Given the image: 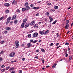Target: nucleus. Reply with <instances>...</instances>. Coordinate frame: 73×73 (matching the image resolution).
Returning <instances> with one entry per match:
<instances>
[{
  "label": "nucleus",
  "mask_w": 73,
  "mask_h": 73,
  "mask_svg": "<svg viewBox=\"0 0 73 73\" xmlns=\"http://www.w3.org/2000/svg\"><path fill=\"white\" fill-rule=\"evenodd\" d=\"M36 52H39V50H36Z\"/></svg>",
  "instance_id": "obj_57"
},
{
  "label": "nucleus",
  "mask_w": 73,
  "mask_h": 73,
  "mask_svg": "<svg viewBox=\"0 0 73 73\" xmlns=\"http://www.w3.org/2000/svg\"><path fill=\"white\" fill-rule=\"evenodd\" d=\"M39 33H40V34H42V32L41 31H39Z\"/></svg>",
  "instance_id": "obj_52"
},
{
  "label": "nucleus",
  "mask_w": 73,
  "mask_h": 73,
  "mask_svg": "<svg viewBox=\"0 0 73 73\" xmlns=\"http://www.w3.org/2000/svg\"><path fill=\"white\" fill-rule=\"evenodd\" d=\"M67 52H68V50H66V51L64 52L65 54H67Z\"/></svg>",
  "instance_id": "obj_46"
},
{
  "label": "nucleus",
  "mask_w": 73,
  "mask_h": 73,
  "mask_svg": "<svg viewBox=\"0 0 73 73\" xmlns=\"http://www.w3.org/2000/svg\"><path fill=\"white\" fill-rule=\"evenodd\" d=\"M26 9L27 10H29V9H30V7H29L28 6H26Z\"/></svg>",
  "instance_id": "obj_13"
},
{
  "label": "nucleus",
  "mask_w": 73,
  "mask_h": 73,
  "mask_svg": "<svg viewBox=\"0 0 73 73\" xmlns=\"http://www.w3.org/2000/svg\"><path fill=\"white\" fill-rule=\"evenodd\" d=\"M68 54H66V55L65 56V57H68Z\"/></svg>",
  "instance_id": "obj_56"
},
{
  "label": "nucleus",
  "mask_w": 73,
  "mask_h": 73,
  "mask_svg": "<svg viewBox=\"0 0 73 73\" xmlns=\"http://www.w3.org/2000/svg\"><path fill=\"white\" fill-rule=\"evenodd\" d=\"M48 5H51V3H48Z\"/></svg>",
  "instance_id": "obj_53"
},
{
  "label": "nucleus",
  "mask_w": 73,
  "mask_h": 73,
  "mask_svg": "<svg viewBox=\"0 0 73 73\" xmlns=\"http://www.w3.org/2000/svg\"><path fill=\"white\" fill-rule=\"evenodd\" d=\"M56 65H57V64L55 63L52 66V68H54V67L56 66Z\"/></svg>",
  "instance_id": "obj_23"
},
{
  "label": "nucleus",
  "mask_w": 73,
  "mask_h": 73,
  "mask_svg": "<svg viewBox=\"0 0 73 73\" xmlns=\"http://www.w3.org/2000/svg\"><path fill=\"white\" fill-rule=\"evenodd\" d=\"M69 24H66V26L65 27V28H66V29H68V27H69Z\"/></svg>",
  "instance_id": "obj_19"
},
{
  "label": "nucleus",
  "mask_w": 73,
  "mask_h": 73,
  "mask_svg": "<svg viewBox=\"0 0 73 73\" xmlns=\"http://www.w3.org/2000/svg\"><path fill=\"white\" fill-rule=\"evenodd\" d=\"M10 68V66H8L6 68V70H8V69H9Z\"/></svg>",
  "instance_id": "obj_27"
},
{
  "label": "nucleus",
  "mask_w": 73,
  "mask_h": 73,
  "mask_svg": "<svg viewBox=\"0 0 73 73\" xmlns=\"http://www.w3.org/2000/svg\"><path fill=\"white\" fill-rule=\"evenodd\" d=\"M30 25V23H27L25 25V27H28Z\"/></svg>",
  "instance_id": "obj_10"
},
{
  "label": "nucleus",
  "mask_w": 73,
  "mask_h": 73,
  "mask_svg": "<svg viewBox=\"0 0 73 73\" xmlns=\"http://www.w3.org/2000/svg\"><path fill=\"white\" fill-rule=\"evenodd\" d=\"M17 12H18V13H20V10H19V9H18L16 11Z\"/></svg>",
  "instance_id": "obj_28"
},
{
  "label": "nucleus",
  "mask_w": 73,
  "mask_h": 73,
  "mask_svg": "<svg viewBox=\"0 0 73 73\" xmlns=\"http://www.w3.org/2000/svg\"><path fill=\"white\" fill-rule=\"evenodd\" d=\"M50 67V66H46V68H49Z\"/></svg>",
  "instance_id": "obj_60"
},
{
  "label": "nucleus",
  "mask_w": 73,
  "mask_h": 73,
  "mask_svg": "<svg viewBox=\"0 0 73 73\" xmlns=\"http://www.w3.org/2000/svg\"><path fill=\"white\" fill-rule=\"evenodd\" d=\"M56 22H57V21L55 20L52 23V24H56Z\"/></svg>",
  "instance_id": "obj_33"
},
{
  "label": "nucleus",
  "mask_w": 73,
  "mask_h": 73,
  "mask_svg": "<svg viewBox=\"0 0 73 73\" xmlns=\"http://www.w3.org/2000/svg\"><path fill=\"white\" fill-rule=\"evenodd\" d=\"M6 30H7V31H11V28L10 27H8L7 28Z\"/></svg>",
  "instance_id": "obj_20"
},
{
  "label": "nucleus",
  "mask_w": 73,
  "mask_h": 73,
  "mask_svg": "<svg viewBox=\"0 0 73 73\" xmlns=\"http://www.w3.org/2000/svg\"><path fill=\"white\" fill-rule=\"evenodd\" d=\"M26 10V8H22V11H23V12H25Z\"/></svg>",
  "instance_id": "obj_17"
},
{
  "label": "nucleus",
  "mask_w": 73,
  "mask_h": 73,
  "mask_svg": "<svg viewBox=\"0 0 73 73\" xmlns=\"http://www.w3.org/2000/svg\"><path fill=\"white\" fill-rule=\"evenodd\" d=\"M4 53V51L2 50L0 53V54H3V53Z\"/></svg>",
  "instance_id": "obj_30"
},
{
  "label": "nucleus",
  "mask_w": 73,
  "mask_h": 73,
  "mask_svg": "<svg viewBox=\"0 0 73 73\" xmlns=\"http://www.w3.org/2000/svg\"><path fill=\"white\" fill-rule=\"evenodd\" d=\"M35 24V21H33L32 22H31L30 24L31 25H33Z\"/></svg>",
  "instance_id": "obj_8"
},
{
  "label": "nucleus",
  "mask_w": 73,
  "mask_h": 73,
  "mask_svg": "<svg viewBox=\"0 0 73 73\" xmlns=\"http://www.w3.org/2000/svg\"><path fill=\"white\" fill-rule=\"evenodd\" d=\"M16 15H14V16L13 17L12 19L13 20L14 19H15L16 18Z\"/></svg>",
  "instance_id": "obj_18"
},
{
  "label": "nucleus",
  "mask_w": 73,
  "mask_h": 73,
  "mask_svg": "<svg viewBox=\"0 0 73 73\" xmlns=\"http://www.w3.org/2000/svg\"><path fill=\"white\" fill-rule=\"evenodd\" d=\"M37 36H38V33H35L33 35V37H37Z\"/></svg>",
  "instance_id": "obj_2"
},
{
  "label": "nucleus",
  "mask_w": 73,
  "mask_h": 73,
  "mask_svg": "<svg viewBox=\"0 0 73 73\" xmlns=\"http://www.w3.org/2000/svg\"><path fill=\"white\" fill-rule=\"evenodd\" d=\"M25 23H22L21 25V28H23L24 27V26L25 25Z\"/></svg>",
  "instance_id": "obj_7"
},
{
  "label": "nucleus",
  "mask_w": 73,
  "mask_h": 73,
  "mask_svg": "<svg viewBox=\"0 0 73 73\" xmlns=\"http://www.w3.org/2000/svg\"><path fill=\"white\" fill-rule=\"evenodd\" d=\"M50 20V23H51L52 21L53 20V18L50 17H49Z\"/></svg>",
  "instance_id": "obj_11"
},
{
  "label": "nucleus",
  "mask_w": 73,
  "mask_h": 73,
  "mask_svg": "<svg viewBox=\"0 0 73 73\" xmlns=\"http://www.w3.org/2000/svg\"><path fill=\"white\" fill-rule=\"evenodd\" d=\"M28 5H29V4L28 2H26L25 3V7H27L28 6Z\"/></svg>",
  "instance_id": "obj_14"
},
{
  "label": "nucleus",
  "mask_w": 73,
  "mask_h": 73,
  "mask_svg": "<svg viewBox=\"0 0 73 73\" xmlns=\"http://www.w3.org/2000/svg\"><path fill=\"white\" fill-rule=\"evenodd\" d=\"M38 41V40H34L33 42V43H35V42H37Z\"/></svg>",
  "instance_id": "obj_31"
},
{
  "label": "nucleus",
  "mask_w": 73,
  "mask_h": 73,
  "mask_svg": "<svg viewBox=\"0 0 73 73\" xmlns=\"http://www.w3.org/2000/svg\"><path fill=\"white\" fill-rule=\"evenodd\" d=\"M60 47H61V46H59L58 47L56 48V49H58Z\"/></svg>",
  "instance_id": "obj_58"
},
{
  "label": "nucleus",
  "mask_w": 73,
  "mask_h": 73,
  "mask_svg": "<svg viewBox=\"0 0 73 73\" xmlns=\"http://www.w3.org/2000/svg\"><path fill=\"white\" fill-rule=\"evenodd\" d=\"M9 10H6L5 11V13H9Z\"/></svg>",
  "instance_id": "obj_21"
},
{
  "label": "nucleus",
  "mask_w": 73,
  "mask_h": 73,
  "mask_svg": "<svg viewBox=\"0 0 73 73\" xmlns=\"http://www.w3.org/2000/svg\"><path fill=\"white\" fill-rule=\"evenodd\" d=\"M66 23H66V24H68V23H69V20H67Z\"/></svg>",
  "instance_id": "obj_36"
},
{
  "label": "nucleus",
  "mask_w": 73,
  "mask_h": 73,
  "mask_svg": "<svg viewBox=\"0 0 73 73\" xmlns=\"http://www.w3.org/2000/svg\"><path fill=\"white\" fill-rule=\"evenodd\" d=\"M33 9H40V7H33L32 8Z\"/></svg>",
  "instance_id": "obj_9"
},
{
  "label": "nucleus",
  "mask_w": 73,
  "mask_h": 73,
  "mask_svg": "<svg viewBox=\"0 0 73 73\" xmlns=\"http://www.w3.org/2000/svg\"><path fill=\"white\" fill-rule=\"evenodd\" d=\"M12 4H15V5H16V1H14L13 3H12Z\"/></svg>",
  "instance_id": "obj_26"
},
{
  "label": "nucleus",
  "mask_w": 73,
  "mask_h": 73,
  "mask_svg": "<svg viewBox=\"0 0 73 73\" xmlns=\"http://www.w3.org/2000/svg\"><path fill=\"white\" fill-rule=\"evenodd\" d=\"M10 24H12L13 23V21H11L10 22Z\"/></svg>",
  "instance_id": "obj_62"
},
{
  "label": "nucleus",
  "mask_w": 73,
  "mask_h": 73,
  "mask_svg": "<svg viewBox=\"0 0 73 73\" xmlns=\"http://www.w3.org/2000/svg\"><path fill=\"white\" fill-rule=\"evenodd\" d=\"M2 60H3V58H0V62H1Z\"/></svg>",
  "instance_id": "obj_47"
},
{
  "label": "nucleus",
  "mask_w": 73,
  "mask_h": 73,
  "mask_svg": "<svg viewBox=\"0 0 73 73\" xmlns=\"http://www.w3.org/2000/svg\"><path fill=\"white\" fill-rule=\"evenodd\" d=\"M4 5L6 7H9L10 5L8 3H5L4 4Z\"/></svg>",
  "instance_id": "obj_5"
},
{
  "label": "nucleus",
  "mask_w": 73,
  "mask_h": 73,
  "mask_svg": "<svg viewBox=\"0 0 73 73\" xmlns=\"http://www.w3.org/2000/svg\"><path fill=\"white\" fill-rule=\"evenodd\" d=\"M41 50L42 52H43V53H44V52H45V50H44V49L42 48Z\"/></svg>",
  "instance_id": "obj_29"
},
{
  "label": "nucleus",
  "mask_w": 73,
  "mask_h": 73,
  "mask_svg": "<svg viewBox=\"0 0 73 73\" xmlns=\"http://www.w3.org/2000/svg\"><path fill=\"white\" fill-rule=\"evenodd\" d=\"M58 45H59V43H58L56 44V46H57Z\"/></svg>",
  "instance_id": "obj_54"
},
{
  "label": "nucleus",
  "mask_w": 73,
  "mask_h": 73,
  "mask_svg": "<svg viewBox=\"0 0 73 73\" xmlns=\"http://www.w3.org/2000/svg\"><path fill=\"white\" fill-rule=\"evenodd\" d=\"M19 73H22V70H19Z\"/></svg>",
  "instance_id": "obj_51"
},
{
  "label": "nucleus",
  "mask_w": 73,
  "mask_h": 73,
  "mask_svg": "<svg viewBox=\"0 0 73 73\" xmlns=\"http://www.w3.org/2000/svg\"><path fill=\"white\" fill-rule=\"evenodd\" d=\"M46 15V16H49V12H47L45 14Z\"/></svg>",
  "instance_id": "obj_24"
},
{
  "label": "nucleus",
  "mask_w": 73,
  "mask_h": 73,
  "mask_svg": "<svg viewBox=\"0 0 73 73\" xmlns=\"http://www.w3.org/2000/svg\"><path fill=\"white\" fill-rule=\"evenodd\" d=\"M16 41V44H19V42L18 41Z\"/></svg>",
  "instance_id": "obj_59"
},
{
  "label": "nucleus",
  "mask_w": 73,
  "mask_h": 73,
  "mask_svg": "<svg viewBox=\"0 0 73 73\" xmlns=\"http://www.w3.org/2000/svg\"><path fill=\"white\" fill-rule=\"evenodd\" d=\"M5 67V66L3 65L1 66V68H4Z\"/></svg>",
  "instance_id": "obj_55"
},
{
  "label": "nucleus",
  "mask_w": 73,
  "mask_h": 73,
  "mask_svg": "<svg viewBox=\"0 0 73 73\" xmlns=\"http://www.w3.org/2000/svg\"><path fill=\"white\" fill-rule=\"evenodd\" d=\"M18 22V21H17V19H16L14 21V24H17V23Z\"/></svg>",
  "instance_id": "obj_15"
},
{
  "label": "nucleus",
  "mask_w": 73,
  "mask_h": 73,
  "mask_svg": "<svg viewBox=\"0 0 73 73\" xmlns=\"http://www.w3.org/2000/svg\"><path fill=\"white\" fill-rule=\"evenodd\" d=\"M69 42H66L65 44V45H69Z\"/></svg>",
  "instance_id": "obj_35"
},
{
  "label": "nucleus",
  "mask_w": 73,
  "mask_h": 73,
  "mask_svg": "<svg viewBox=\"0 0 73 73\" xmlns=\"http://www.w3.org/2000/svg\"><path fill=\"white\" fill-rule=\"evenodd\" d=\"M16 41H15V44L16 45V47L17 48H18L19 46V43H16Z\"/></svg>",
  "instance_id": "obj_4"
},
{
  "label": "nucleus",
  "mask_w": 73,
  "mask_h": 73,
  "mask_svg": "<svg viewBox=\"0 0 73 73\" xmlns=\"http://www.w3.org/2000/svg\"><path fill=\"white\" fill-rule=\"evenodd\" d=\"M12 19V17H9V18L7 19V20L8 21H9L11 20V19Z\"/></svg>",
  "instance_id": "obj_12"
},
{
  "label": "nucleus",
  "mask_w": 73,
  "mask_h": 73,
  "mask_svg": "<svg viewBox=\"0 0 73 73\" xmlns=\"http://www.w3.org/2000/svg\"><path fill=\"white\" fill-rule=\"evenodd\" d=\"M42 35H45V33H44V31H42Z\"/></svg>",
  "instance_id": "obj_48"
},
{
  "label": "nucleus",
  "mask_w": 73,
  "mask_h": 73,
  "mask_svg": "<svg viewBox=\"0 0 73 73\" xmlns=\"http://www.w3.org/2000/svg\"><path fill=\"white\" fill-rule=\"evenodd\" d=\"M42 61L43 63H44V59H42Z\"/></svg>",
  "instance_id": "obj_42"
},
{
  "label": "nucleus",
  "mask_w": 73,
  "mask_h": 73,
  "mask_svg": "<svg viewBox=\"0 0 73 73\" xmlns=\"http://www.w3.org/2000/svg\"><path fill=\"white\" fill-rule=\"evenodd\" d=\"M15 70V68L14 67H12L9 68V70L10 72H11L12 70Z\"/></svg>",
  "instance_id": "obj_6"
},
{
  "label": "nucleus",
  "mask_w": 73,
  "mask_h": 73,
  "mask_svg": "<svg viewBox=\"0 0 73 73\" xmlns=\"http://www.w3.org/2000/svg\"><path fill=\"white\" fill-rule=\"evenodd\" d=\"M55 9H58V6H55L54 7Z\"/></svg>",
  "instance_id": "obj_32"
},
{
  "label": "nucleus",
  "mask_w": 73,
  "mask_h": 73,
  "mask_svg": "<svg viewBox=\"0 0 73 73\" xmlns=\"http://www.w3.org/2000/svg\"><path fill=\"white\" fill-rule=\"evenodd\" d=\"M36 16H39V13H37L36 14Z\"/></svg>",
  "instance_id": "obj_50"
},
{
  "label": "nucleus",
  "mask_w": 73,
  "mask_h": 73,
  "mask_svg": "<svg viewBox=\"0 0 73 73\" xmlns=\"http://www.w3.org/2000/svg\"><path fill=\"white\" fill-rule=\"evenodd\" d=\"M34 6L33 4H32L30 5V7H33Z\"/></svg>",
  "instance_id": "obj_40"
},
{
  "label": "nucleus",
  "mask_w": 73,
  "mask_h": 73,
  "mask_svg": "<svg viewBox=\"0 0 73 73\" xmlns=\"http://www.w3.org/2000/svg\"><path fill=\"white\" fill-rule=\"evenodd\" d=\"M50 46H53V43H52L51 44H50Z\"/></svg>",
  "instance_id": "obj_49"
},
{
  "label": "nucleus",
  "mask_w": 73,
  "mask_h": 73,
  "mask_svg": "<svg viewBox=\"0 0 73 73\" xmlns=\"http://www.w3.org/2000/svg\"><path fill=\"white\" fill-rule=\"evenodd\" d=\"M28 36L29 37V38L31 37V34H29L28 35Z\"/></svg>",
  "instance_id": "obj_39"
},
{
  "label": "nucleus",
  "mask_w": 73,
  "mask_h": 73,
  "mask_svg": "<svg viewBox=\"0 0 73 73\" xmlns=\"http://www.w3.org/2000/svg\"><path fill=\"white\" fill-rule=\"evenodd\" d=\"M5 42L4 41H2L1 42V43L2 44H4V43Z\"/></svg>",
  "instance_id": "obj_38"
},
{
  "label": "nucleus",
  "mask_w": 73,
  "mask_h": 73,
  "mask_svg": "<svg viewBox=\"0 0 73 73\" xmlns=\"http://www.w3.org/2000/svg\"><path fill=\"white\" fill-rule=\"evenodd\" d=\"M22 60L23 61H24L25 60V58H23Z\"/></svg>",
  "instance_id": "obj_63"
},
{
  "label": "nucleus",
  "mask_w": 73,
  "mask_h": 73,
  "mask_svg": "<svg viewBox=\"0 0 73 73\" xmlns=\"http://www.w3.org/2000/svg\"><path fill=\"white\" fill-rule=\"evenodd\" d=\"M51 11H53V12H54V11H55V10H51Z\"/></svg>",
  "instance_id": "obj_61"
},
{
  "label": "nucleus",
  "mask_w": 73,
  "mask_h": 73,
  "mask_svg": "<svg viewBox=\"0 0 73 73\" xmlns=\"http://www.w3.org/2000/svg\"><path fill=\"white\" fill-rule=\"evenodd\" d=\"M38 56H36L34 58H37L38 59Z\"/></svg>",
  "instance_id": "obj_41"
},
{
  "label": "nucleus",
  "mask_w": 73,
  "mask_h": 73,
  "mask_svg": "<svg viewBox=\"0 0 73 73\" xmlns=\"http://www.w3.org/2000/svg\"><path fill=\"white\" fill-rule=\"evenodd\" d=\"M32 44L31 43H28L27 45V47L28 48H30L31 46H32Z\"/></svg>",
  "instance_id": "obj_3"
},
{
  "label": "nucleus",
  "mask_w": 73,
  "mask_h": 73,
  "mask_svg": "<svg viewBox=\"0 0 73 73\" xmlns=\"http://www.w3.org/2000/svg\"><path fill=\"white\" fill-rule=\"evenodd\" d=\"M30 41H31V42H33V39H31Z\"/></svg>",
  "instance_id": "obj_45"
},
{
  "label": "nucleus",
  "mask_w": 73,
  "mask_h": 73,
  "mask_svg": "<svg viewBox=\"0 0 73 73\" xmlns=\"http://www.w3.org/2000/svg\"><path fill=\"white\" fill-rule=\"evenodd\" d=\"M15 55V53L12 52L10 54V57H14Z\"/></svg>",
  "instance_id": "obj_1"
},
{
  "label": "nucleus",
  "mask_w": 73,
  "mask_h": 73,
  "mask_svg": "<svg viewBox=\"0 0 73 73\" xmlns=\"http://www.w3.org/2000/svg\"><path fill=\"white\" fill-rule=\"evenodd\" d=\"M11 73H15V72H14L13 71H12V72H11Z\"/></svg>",
  "instance_id": "obj_64"
},
{
  "label": "nucleus",
  "mask_w": 73,
  "mask_h": 73,
  "mask_svg": "<svg viewBox=\"0 0 73 73\" xmlns=\"http://www.w3.org/2000/svg\"><path fill=\"white\" fill-rule=\"evenodd\" d=\"M9 23V21H7L6 22V25H8V23Z\"/></svg>",
  "instance_id": "obj_44"
},
{
  "label": "nucleus",
  "mask_w": 73,
  "mask_h": 73,
  "mask_svg": "<svg viewBox=\"0 0 73 73\" xmlns=\"http://www.w3.org/2000/svg\"><path fill=\"white\" fill-rule=\"evenodd\" d=\"M49 33V30H47L44 33V35H46L47 34V33Z\"/></svg>",
  "instance_id": "obj_16"
},
{
  "label": "nucleus",
  "mask_w": 73,
  "mask_h": 73,
  "mask_svg": "<svg viewBox=\"0 0 73 73\" xmlns=\"http://www.w3.org/2000/svg\"><path fill=\"white\" fill-rule=\"evenodd\" d=\"M4 17H2L1 18H0V21H1V20H2L3 19H4Z\"/></svg>",
  "instance_id": "obj_34"
},
{
  "label": "nucleus",
  "mask_w": 73,
  "mask_h": 73,
  "mask_svg": "<svg viewBox=\"0 0 73 73\" xmlns=\"http://www.w3.org/2000/svg\"><path fill=\"white\" fill-rule=\"evenodd\" d=\"M8 33V31H5L4 32V33H5V34H7Z\"/></svg>",
  "instance_id": "obj_43"
},
{
  "label": "nucleus",
  "mask_w": 73,
  "mask_h": 73,
  "mask_svg": "<svg viewBox=\"0 0 73 73\" xmlns=\"http://www.w3.org/2000/svg\"><path fill=\"white\" fill-rule=\"evenodd\" d=\"M1 71L2 72H5V69H2Z\"/></svg>",
  "instance_id": "obj_37"
},
{
  "label": "nucleus",
  "mask_w": 73,
  "mask_h": 73,
  "mask_svg": "<svg viewBox=\"0 0 73 73\" xmlns=\"http://www.w3.org/2000/svg\"><path fill=\"white\" fill-rule=\"evenodd\" d=\"M27 21V18H25V19H24L23 21L24 22H26V21Z\"/></svg>",
  "instance_id": "obj_25"
},
{
  "label": "nucleus",
  "mask_w": 73,
  "mask_h": 73,
  "mask_svg": "<svg viewBox=\"0 0 73 73\" xmlns=\"http://www.w3.org/2000/svg\"><path fill=\"white\" fill-rule=\"evenodd\" d=\"M69 57V60L70 61V60H71L72 58V56H70Z\"/></svg>",
  "instance_id": "obj_22"
}]
</instances>
